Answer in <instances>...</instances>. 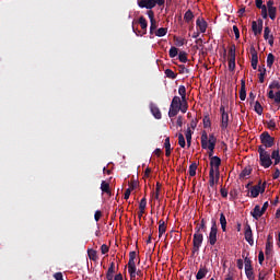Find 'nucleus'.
<instances>
[{"instance_id": "obj_1", "label": "nucleus", "mask_w": 280, "mask_h": 280, "mask_svg": "<svg viewBox=\"0 0 280 280\" xmlns=\"http://www.w3.org/2000/svg\"><path fill=\"white\" fill-rule=\"evenodd\" d=\"M260 145L258 147L259 154V163L261 167L268 170L272 165V160L270 159V152H268V148L275 147V137L270 136L268 131H264L260 136Z\"/></svg>"}, {"instance_id": "obj_2", "label": "nucleus", "mask_w": 280, "mask_h": 280, "mask_svg": "<svg viewBox=\"0 0 280 280\" xmlns=\"http://www.w3.org/2000/svg\"><path fill=\"white\" fill-rule=\"evenodd\" d=\"M189 108L188 103H185L183 100H180L179 96H174L170 109H168V117L172 119L173 117H176L178 113H187V109Z\"/></svg>"}, {"instance_id": "obj_3", "label": "nucleus", "mask_w": 280, "mask_h": 280, "mask_svg": "<svg viewBox=\"0 0 280 280\" xmlns=\"http://www.w3.org/2000/svg\"><path fill=\"white\" fill-rule=\"evenodd\" d=\"M215 143H218V138L212 133L210 136L207 135V131H202L201 135V148L202 150H209L208 156L209 159H213V151L215 150Z\"/></svg>"}, {"instance_id": "obj_4", "label": "nucleus", "mask_w": 280, "mask_h": 280, "mask_svg": "<svg viewBox=\"0 0 280 280\" xmlns=\"http://www.w3.org/2000/svg\"><path fill=\"white\" fill-rule=\"evenodd\" d=\"M222 165V159L220 156L214 155L210 160V170H213L215 174V183L220 182V166Z\"/></svg>"}, {"instance_id": "obj_5", "label": "nucleus", "mask_w": 280, "mask_h": 280, "mask_svg": "<svg viewBox=\"0 0 280 280\" xmlns=\"http://www.w3.org/2000/svg\"><path fill=\"white\" fill-rule=\"evenodd\" d=\"M137 259V252L129 253V261H128V272L130 275V279H136L137 277V265L135 260Z\"/></svg>"}, {"instance_id": "obj_6", "label": "nucleus", "mask_w": 280, "mask_h": 280, "mask_svg": "<svg viewBox=\"0 0 280 280\" xmlns=\"http://www.w3.org/2000/svg\"><path fill=\"white\" fill-rule=\"evenodd\" d=\"M208 242L210 246H215L218 242V223L215 222V220H212V225L208 236Z\"/></svg>"}, {"instance_id": "obj_7", "label": "nucleus", "mask_w": 280, "mask_h": 280, "mask_svg": "<svg viewBox=\"0 0 280 280\" xmlns=\"http://www.w3.org/2000/svg\"><path fill=\"white\" fill-rule=\"evenodd\" d=\"M266 185H267L266 182H264L261 184V179H259L258 180V185L253 186L250 188V196H252V198H257L259 196V194H264L266 191Z\"/></svg>"}, {"instance_id": "obj_8", "label": "nucleus", "mask_w": 280, "mask_h": 280, "mask_svg": "<svg viewBox=\"0 0 280 280\" xmlns=\"http://www.w3.org/2000/svg\"><path fill=\"white\" fill-rule=\"evenodd\" d=\"M220 113H221V130H226L229 128V112H226V108L224 105L220 106Z\"/></svg>"}, {"instance_id": "obj_9", "label": "nucleus", "mask_w": 280, "mask_h": 280, "mask_svg": "<svg viewBox=\"0 0 280 280\" xmlns=\"http://www.w3.org/2000/svg\"><path fill=\"white\" fill-rule=\"evenodd\" d=\"M205 240V236L200 233H195L194 234V238H192V253H198V250H200V246H202V242Z\"/></svg>"}, {"instance_id": "obj_10", "label": "nucleus", "mask_w": 280, "mask_h": 280, "mask_svg": "<svg viewBox=\"0 0 280 280\" xmlns=\"http://www.w3.org/2000/svg\"><path fill=\"white\" fill-rule=\"evenodd\" d=\"M252 31L254 33V36H258V34H261V32H264V20L258 19L257 21H253Z\"/></svg>"}, {"instance_id": "obj_11", "label": "nucleus", "mask_w": 280, "mask_h": 280, "mask_svg": "<svg viewBox=\"0 0 280 280\" xmlns=\"http://www.w3.org/2000/svg\"><path fill=\"white\" fill-rule=\"evenodd\" d=\"M245 240L249 244V246H254L255 240L253 238V229H250V224L245 225Z\"/></svg>"}, {"instance_id": "obj_12", "label": "nucleus", "mask_w": 280, "mask_h": 280, "mask_svg": "<svg viewBox=\"0 0 280 280\" xmlns=\"http://www.w3.org/2000/svg\"><path fill=\"white\" fill-rule=\"evenodd\" d=\"M264 211H261V207L259 205L255 206L253 211L250 212V215L254 218V220H259L261 215H264Z\"/></svg>"}, {"instance_id": "obj_13", "label": "nucleus", "mask_w": 280, "mask_h": 280, "mask_svg": "<svg viewBox=\"0 0 280 280\" xmlns=\"http://www.w3.org/2000/svg\"><path fill=\"white\" fill-rule=\"evenodd\" d=\"M150 110L153 117H155L156 119H161L163 117V115L161 114V109L159 108V106H156V104L151 103Z\"/></svg>"}, {"instance_id": "obj_14", "label": "nucleus", "mask_w": 280, "mask_h": 280, "mask_svg": "<svg viewBox=\"0 0 280 280\" xmlns=\"http://www.w3.org/2000/svg\"><path fill=\"white\" fill-rule=\"evenodd\" d=\"M209 273V269L206 266L200 265V268L196 275L197 280H202Z\"/></svg>"}, {"instance_id": "obj_15", "label": "nucleus", "mask_w": 280, "mask_h": 280, "mask_svg": "<svg viewBox=\"0 0 280 280\" xmlns=\"http://www.w3.org/2000/svg\"><path fill=\"white\" fill-rule=\"evenodd\" d=\"M267 97H269V100H273L275 104H278L280 106V90L278 92L270 90L267 94Z\"/></svg>"}, {"instance_id": "obj_16", "label": "nucleus", "mask_w": 280, "mask_h": 280, "mask_svg": "<svg viewBox=\"0 0 280 280\" xmlns=\"http://www.w3.org/2000/svg\"><path fill=\"white\" fill-rule=\"evenodd\" d=\"M147 14H148V16L150 19V23H151L150 30H151V32H155L156 31V20L154 19V11L149 10L147 12Z\"/></svg>"}, {"instance_id": "obj_17", "label": "nucleus", "mask_w": 280, "mask_h": 280, "mask_svg": "<svg viewBox=\"0 0 280 280\" xmlns=\"http://www.w3.org/2000/svg\"><path fill=\"white\" fill-rule=\"evenodd\" d=\"M196 25L197 27H199V32H201V34H205V32H207V21H205V19H200L198 18L196 21Z\"/></svg>"}, {"instance_id": "obj_18", "label": "nucleus", "mask_w": 280, "mask_h": 280, "mask_svg": "<svg viewBox=\"0 0 280 280\" xmlns=\"http://www.w3.org/2000/svg\"><path fill=\"white\" fill-rule=\"evenodd\" d=\"M270 159L273 161V165H279L280 163V153L279 149H273L270 153Z\"/></svg>"}, {"instance_id": "obj_19", "label": "nucleus", "mask_w": 280, "mask_h": 280, "mask_svg": "<svg viewBox=\"0 0 280 280\" xmlns=\"http://www.w3.org/2000/svg\"><path fill=\"white\" fill-rule=\"evenodd\" d=\"M178 95H180L179 100H182L184 104L187 103V88H185V85H179Z\"/></svg>"}, {"instance_id": "obj_20", "label": "nucleus", "mask_w": 280, "mask_h": 280, "mask_svg": "<svg viewBox=\"0 0 280 280\" xmlns=\"http://www.w3.org/2000/svg\"><path fill=\"white\" fill-rule=\"evenodd\" d=\"M240 100L244 102L246 100V81H241Z\"/></svg>"}, {"instance_id": "obj_21", "label": "nucleus", "mask_w": 280, "mask_h": 280, "mask_svg": "<svg viewBox=\"0 0 280 280\" xmlns=\"http://www.w3.org/2000/svg\"><path fill=\"white\" fill-rule=\"evenodd\" d=\"M139 24H140L141 30L143 31L142 35L148 34V20H145L144 16H140Z\"/></svg>"}, {"instance_id": "obj_22", "label": "nucleus", "mask_w": 280, "mask_h": 280, "mask_svg": "<svg viewBox=\"0 0 280 280\" xmlns=\"http://www.w3.org/2000/svg\"><path fill=\"white\" fill-rule=\"evenodd\" d=\"M101 191H103V194H107L108 196H110V184L107 183L106 180H103L101 183Z\"/></svg>"}, {"instance_id": "obj_23", "label": "nucleus", "mask_w": 280, "mask_h": 280, "mask_svg": "<svg viewBox=\"0 0 280 280\" xmlns=\"http://www.w3.org/2000/svg\"><path fill=\"white\" fill-rule=\"evenodd\" d=\"M265 255L266 257H270V255H272V242H270V236H268L266 242Z\"/></svg>"}, {"instance_id": "obj_24", "label": "nucleus", "mask_w": 280, "mask_h": 280, "mask_svg": "<svg viewBox=\"0 0 280 280\" xmlns=\"http://www.w3.org/2000/svg\"><path fill=\"white\" fill-rule=\"evenodd\" d=\"M167 231V225L165 224V221L160 220L159 221V237H162L163 234Z\"/></svg>"}, {"instance_id": "obj_25", "label": "nucleus", "mask_w": 280, "mask_h": 280, "mask_svg": "<svg viewBox=\"0 0 280 280\" xmlns=\"http://www.w3.org/2000/svg\"><path fill=\"white\" fill-rule=\"evenodd\" d=\"M209 185L210 187H214L215 186V171H213V168H210V173H209Z\"/></svg>"}, {"instance_id": "obj_26", "label": "nucleus", "mask_w": 280, "mask_h": 280, "mask_svg": "<svg viewBox=\"0 0 280 280\" xmlns=\"http://www.w3.org/2000/svg\"><path fill=\"white\" fill-rule=\"evenodd\" d=\"M191 135H194V131H191V128L188 127L185 135L188 148H191Z\"/></svg>"}, {"instance_id": "obj_27", "label": "nucleus", "mask_w": 280, "mask_h": 280, "mask_svg": "<svg viewBox=\"0 0 280 280\" xmlns=\"http://www.w3.org/2000/svg\"><path fill=\"white\" fill-rule=\"evenodd\" d=\"M88 257L89 259H91L92 261H97L98 257H97V250L95 249H88Z\"/></svg>"}, {"instance_id": "obj_28", "label": "nucleus", "mask_w": 280, "mask_h": 280, "mask_svg": "<svg viewBox=\"0 0 280 280\" xmlns=\"http://www.w3.org/2000/svg\"><path fill=\"white\" fill-rule=\"evenodd\" d=\"M258 71L260 72L258 74L260 84H264L265 78H266V66H262V68H259Z\"/></svg>"}, {"instance_id": "obj_29", "label": "nucleus", "mask_w": 280, "mask_h": 280, "mask_svg": "<svg viewBox=\"0 0 280 280\" xmlns=\"http://www.w3.org/2000/svg\"><path fill=\"white\" fill-rule=\"evenodd\" d=\"M220 224L223 233H226V217L224 215V213L220 214Z\"/></svg>"}, {"instance_id": "obj_30", "label": "nucleus", "mask_w": 280, "mask_h": 280, "mask_svg": "<svg viewBox=\"0 0 280 280\" xmlns=\"http://www.w3.org/2000/svg\"><path fill=\"white\" fill-rule=\"evenodd\" d=\"M253 173V168L250 166L245 167L241 174H240V178H246V176H250V174Z\"/></svg>"}, {"instance_id": "obj_31", "label": "nucleus", "mask_w": 280, "mask_h": 280, "mask_svg": "<svg viewBox=\"0 0 280 280\" xmlns=\"http://www.w3.org/2000/svg\"><path fill=\"white\" fill-rule=\"evenodd\" d=\"M254 110L255 113H257V115H264V107L261 106V103H259V101L255 102Z\"/></svg>"}, {"instance_id": "obj_32", "label": "nucleus", "mask_w": 280, "mask_h": 280, "mask_svg": "<svg viewBox=\"0 0 280 280\" xmlns=\"http://www.w3.org/2000/svg\"><path fill=\"white\" fill-rule=\"evenodd\" d=\"M243 259H244V264H245V270H252L253 269V260H250V258L245 257L244 255H242Z\"/></svg>"}, {"instance_id": "obj_33", "label": "nucleus", "mask_w": 280, "mask_h": 280, "mask_svg": "<svg viewBox=\"0 0 280 280\" xmlns=\"http://www.w3.org/2000/svg\"><path fill=\"white\" fill-rule=\"evenodd\" d=\"M184 21L186 23L194 21V12L191 10L186 11V13L184 14Z\"/></svg>"}, {"instance_id": "obj_34", "label": "nucleus", "mask_w": 280, "mask_h": 280, "mask_svg": "<svg viewBox=\"0 0 280 280\" xmlns=\"http://www.w3.org/2000/svg\"><path fill=\"white\" fill-rule=\"evenodd\" d=\"M196 170H198V164L191 163L189 165V176L191 177L196 176Z\"/></svg>"}, {"instance_id": "obj_35", "label": "nucleus", "mask_w": 280, "mask_h": 280, "mask_svg": "<svg viewBox=\"0 0 280 280\" xmlns=\"http://www.w3.org/2000/svg\"><path fill=\"white\" fill-rule=\"evenodd\" d=\"M272 65H275V55H272V52H269V55L267 56V67H269L270 69Z\"/></svg>"}, {"instance_id": "obj_36", "label": "nucleus", "mask_w": 280, "mask_h": 280, "mask_svg": "<svg viewBox=\"0 0 280 280\" xmlns=\"http://www.w3.org/2000/svg\"><path fill=\"white\" fill-rule=\"evenodd\" d=\"M252 61H259V56L257 55V50L255 46L250 47Z\"/></svg>"}, {"instance_id": "obj_37", "label": "nucleus", "mask_w": 280, "mask_h": 280, "mask_svg": "<svg viewBox=\"0 0 280 280\" xmlns=\"http://www.w3.org/2000/svg\"><path fill=\"white\" fill-rule=\"evenodd\" d=\"M168 56L170 58H176V56H178V48H176L175 46H172L170 48Z\"/></svg>"}, {"instance_id": "obj_38", "label": "nucleus", "mask_w": 280, "mask_h": 280, "mask_svg": "<svg viewBox=\"0 0 280 280\" xmlns=\"http://www.w3.org/2000/svg\"><path fill=\"white\" fill-rule=\"evenodd\" d=\"M264 124H267V128L269 130H277V122L275 121V119H271V120L266 121Z\"/></svg>"}, {"instance_id": "obj_39", "label": "nucleus", "mask_w": 280, "mask_h": 280, "mask_svg": "<svg viewBox=\"0 0 280 280\" xmlns=\"http://www.w3.org/2000/svg\"><path fill=\"white\" fill-rule=\"evenodd\" d=\"M228 60H235V45L230 47Z\"/></svg>"}, {"instance_id": "obj_40", "label": "nucleus", "mask_w": 280, "mask_h": 280, "mask_svg": "<svg viewBox=\"0 0 280 280\" xmlns=\"http://www.w3.org/2000/svg\"><path fill=\"white\" fill-rule=\"evenodd\" d=\"M203 128H211V118L209 114L203 117Z\"/></svg>"}, {"instance_id": "obj_41", "label": "nucleus", "mask_w": 280, "mask_h": 280, "mask_svg": "<svg viewBox=\"0 0 280 280\" xmlns=\"http://www.w3.org/2000/svg\"><path fill=\"white\" fill-rule=\"evenodd\" d=\"M167 34V28L165 27H160L156 32H155V36H159L160 38L165 36Z\"/></svg>"}, {"instance_id": "obj_42", "label": "nucleus", "mask_w": 280, "mask_h": 280, "mask_svg": "<svg viewBox=\"0 0 280 280\" xmlns=\"http://www.w3.org/2000/svg\"><path fill=\"white\" fill-rule=\"evenodd\" d=\"M165 75H166V78H170L171 80H176L177 74L174 71H172V69H166Z\"/></svg>"}, {"instance_id": "obj_43", "label": "nucleus", "mask_w": 280, "mask_h": 280, "mask_svg": "<svg viewBox=\"0 0 280 280\" xmlns=\"http://www.w3.org/2000/svg\"><path fill=\"white\" fill-rule=\"evenodd\" d=\"M245 275L248 280H255V272L253 269H245Z\"/></svg>"}, {"instance_id": "obj_44", "label": "nucleus", "mask_w": 280, "mask_h": 280, "mask_svg": "<svg viewBox=\"0 0 280 280\" xmlns=\"http://www.w3.org/2000/svg\"><path fill=\"white\" fill-rule=\"evenodd\" d=\"M178 60H179V62H183V63L187 62V60H188L187 59V54L185 51H179Z\"/></svg>"}, {"instance_id": "obj_45", "label": "nucleus", "mask_w": 280, "mask_h": 280, "mask_svg": "<svg viewBox=\"0 0 280 280\" xmlns=\"http://www.w3.org/2000/svg\"><path fill=\"white\" fill-rule=\"evenodd\" d=\"M268 14L269 19H271V21H275V19H277V8L268 9Z\"/></svg>"}, {"instance_id": "obj_46", "label": "nucleus", "mask_w": 280, "mask_h": 280, "mask_svg": "<svg viewBox=\"0 0 280 280\" xmlns=\"http://www.w3.org/2000/svg\"><path fill=\"white\" fill-rule=\"evenodd\" d=\"M176 47H183L185 45V38L183 37H174Z\"/></svg>"}, {"instance_id": "obj_47", "label": "nucleus", "mask_w": 280, "mask_h": 280, "mask_svg": "<svg viewBox=\"0 0 280 280\" xmlns=\"http://www.w3.org/2000/svg\"><path fill=\"white\" fill-rule=\"evenodd\" d=\"M145 207H148V200H147L145 197H144V198H142V199L140 200V203H139V209H140V211H145Z\"/></svg>"}, {"instance_id": "obj_48", "label": "nucleus", "mask_w": 280, "mask_h": 280, "mask_svg": "<svg viewBox=\"0 0 280 280\" xmlns=\"http://www.w3.org/2000/svg\"><path fill=\"white\" fill-rule=\"evenodd\" d=\"M178 145H180L182 148H185L187 145V143L185 142V136H183V133L178 135Z\"/></svg>"}, {"instance_id": "obj_49", "label": "nucleus", "mask_w": 280, "mask_h": 280, "mask_svg": "<svg viewBox=\"0 0 280 280\" xmlns=\"http://www.w3.org/2000/svg\"><path fill=\"white\" fill-rule=\"evenodd\" d=\"M269 89H270V91H272L273 89H277L278 91H280V82L279 81H272L269 84Z\"/></svg>"}, {"instance_id": "obj_50", "label": "nucleus", "mask_w": 280, "mask_h": 280, "mask_svg": "<svg viewBox=\"0 0 280 280\" xmlns=\"http://www.w3.org/2000/svg\"><path fill=\"white\" fill-rule=\"evenodd\" d=\"M152 8H156L155 0H147V10H152Z\"/></svg>"}, {"instance_id": "obj_51", "label": "nucleus", "mask_w": 280, "mask_h": 280, "mask_svg": "<svg viewBox=\"0 0 280 280\" xmlns=\"http://www.w3.org/2000/svg\"><path fill=\"white\" fill-rule=\"evenodd\" d=\"M270 27H265V30H264V38H265V40H268L269 38H270Z\"/></svg>"}, {"instance_id": "obj_52", "label": "nucleus", "mask_w": 280, "mask_h": 280, "mask_svg": "<svg viewBox=\"0 0 280 280\" xmlns=\"http://www.w3.org/2000/svg\"><path fill=\"white\" fill-rule=\"evenodd\" d=\"M200 229L202 231H206V229H207V222L205 221V219L201 220L200 226L197 228V233H200Z\"/></svg>"}, {"instance_id": "obj_53", "label": "nucleus", "mask_w": 280, "mask_h": 280, "mask_svg": "<svg viewBox=\"0 0 280 280\" xmlns=\"http://www.w3.org/2000/svg\"><path fill=\"white\" fill-rule=\"evenodd\" d=\"M262 19H268V7L260 8Z\"/></svg>"}, {"instance_id": "obj_54", "label": "nucleus", "mask_w": 280, "mask_h": 280, "mask_svg": "<svg viewBox=\"0 0 280 280\" xmlns=\"http://www.w3.org/2000/svg\"><path fill=\"white\" fill-rule=\"evenodd\" d=\"M160 194H161V185L158 183L155 188V195H154L155 200H159Z\"/></svg>"}, {"instance_id": "obj_55", "label": "nucleus", "mask_w": 280, "mask_h": 280, "mask_svg": "<svg viewBox=\"0 0 280 280\" xmlns=\"http://www.w3.org/2000/svg\"><path fill=\"white\" fill-rule=\"evenodd\" d=\"M228 60H229L230 71H235V59H228Z\"/></svg>"}, {"instance_id": "obj_56", "label": "nucleus", "mask_w": 280, "mask_h": 280, "mask_svg": "<svg viewBox=\"0 0 280 280\" xmlns=\"http://www.w3.org/2000/svg\"><path fill=\"white\" fill-rule=\"evenodd\" d=\"M101 219H102V211L96 210L95 213H94L95 222H100Z\"/></svg>"}, {"instance_id": "obj_57", "label": "nucleus", "mask_w": 280, "mask_h": 280, "mask_svg": "<svg viewBox=\"0 0 280 280\" xmlns=\"http://www.w3.org/2000/svg\"><path fill=\"white\" fill-rule=\"evenodd\" d=\"M264 259H265L264 252L260 250L259 254H258V264L260 266L264 265Z\"/></svg>"}, {"instance_id": "obj_58", "label": "nucleus", "mask_w": 280, "mask_h": 280, "mask_svg": "<svg viewBox=\"0 0 280 280\" xmlns=\"http://www.w3.org/2000/svg\"><path fill=\"white\" fill-rule=\"evenodd\" d=\"M108 250H109L108 245L103 244V245L101 246V253H102V255H106V253H108Z\"/></svg>"}, {"instance_id": "obj_59", "label": "nucleus", "mask_w": 280, "mask_h": 280, "mask_svg": "<svg viewBox=\"0 0 280 280\" xmlns=\"http://www.w3.org/2000/svg\"><path fill=\"white\" fill-rule=\"evenodd\" d=\"M268 276V272L260 271L258 275V280H267L266 277Z\"/></svg>"}, {"instance_id": "obj_60", "label": "nucleus", "mask_w": 280, "mask_h": 280, "mask_svg": "<svg viewBox=\"0 0 280 280\" xmlns=\"http://www.w3.org/2000/svg\"><path fill=\"white\" fill-rule=\"evenodd\" d=\"M233 32L235 34L236 40L240 39V28L237 27V25L233 26Z\"/></svg>"}, {"instance_id": "obj_61", "label": "nucleus", "mask_w": 280, "mask_h": 280, "mask_svg": "<svg viewBox=\"0 0 280 280\" xmlns=\"http://www.w3.org/2000/svg\"><path fill=\"white\" fill-rule=\"evenodd\" d=\"M179 73H189V69L185 67V65L179 66Z\"/></svg>"}, {"instance_id": "obj_62", "label": "nucleus", "mask_w": 280, "mask_h": 280, "mask_svg": "<svg viewBox=\"0 0 280 280\" xmlns=\"http://www.w3.org/2000/svg\"><path fill=\"white\" fill-rule=\"evenodd\" d=\"M279 177H280V171H279V167H276L272 178H273V180H277V178H279Z\"/></svg>"}, {"instance_id": "obj_63", "label": "nucleus", "mask_w": 280, "mask_h": 280, "mask_svg": "<svg viewBox=\"0 0 280 280\" xmlns=\"http://www.w3.org/2000/svg\"><path fill=\"white\" fill-rule=\"evenodd\" d=\"M139 8H148V0L138 1Z\"/></svg>"}, {"instance_id": "obj_64", "label": "nucleus", "mask_w": 280, "mask_h": 280, "mask_svg": "<svg viewBox=\"0 0 280 280\" xmlns=\"http://www.w3.org/2000/svg\"><path fill=\"white\" fill-rule=\"evenodd\" d=\"M107 272H113V273H115V262H110Z\"/></svg>"}]
</instances>
